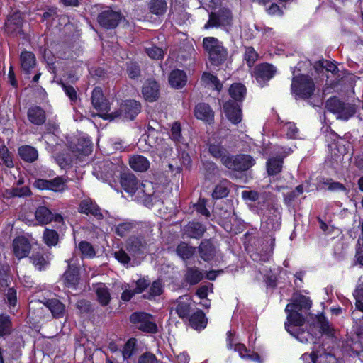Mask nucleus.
Instances as JSON below:
<instances>
[{"mask_svg": "<svg viewBox=\"0 0 363 363\" xmlns=\"http://www.w3.org/2000/svg\"><path fill=\"white\" fill-rule=\"evenodd\" d=\"M123 16L120 11H114L111 8L103 10L97 16L99 25L106 30L116 28L121 21Z\"/></svg>", "mask_w": 363, "mask_h": 363, "instance_id": "obj_11", "label": "nucleus"}, {"mask_svg": "<svg viewBox=\"0 0 363 363\" xmlns=\"http://www.w3.org/2000/svg\"><path fill=\"white\" fill-rule=\"evenodd\" d=\"M259 55L252 46L245 48L244 60L248 67H252L257 60Z\"/></svg>", "mask_w": 363, "mask_h": 363, "instance_id": "obj_58", "label": "nucleus"}, {"mask_svg": "<svg viewBox=\"0 0 363 363\" xmlns=\"http://www.w3.org/2000/svg\"><path fill=\"white\" fill-rule=\"evenodd\" d=\"M202 46L207 53L210 64L215 67L223 65L228 58V52L223 43L215 37H205Z\"/></svg>", "mask_w": 363, "mask_h": 363, "instance_id": "obj_1", "label": "nucleus"}, {"mask_svg": "<svg viewBox=\"0 0 363 363\" xmlns=\"http://www.w3.org/2000/svg\"><path fill=\"white\" fill-rule=\"evenodd\" d=\"M54 318H61L66 313L65 305L57 298H48L43 302Z\"/></svg>", "mask_w": 363, "mask_h": 363, "instance_id": "obj_30", "label": "nucleus"}, {"mask_svg": "<svg viewBox=\"0 0 363 363\" xmlns=\"http://www.w3.org/2000/svg\"><path fill=\"white\" fill-rule=\"evenodd\" d=\"M79 212L87 216L91 215L98 220L104 218L101 208L96 203L91 199L82 200L79 206Z\"/></svg>", "mask_w": 363, "mask_h": 363, "instance_id": "obj_27", "label": "nucleus"}, {"mask_svg": "<svg viewBox=\"0 0 363 363\" xmlns=\"http://www.w3.org/2000/svg\"><path fill=\"white\" fill-rule=\"evenodd\" d=\"M97 297V301L101 306H106L110 303L111 297L109 289L104 283L99 282L94 285Z\"/></svg>", "mask_w": 363, "mask_h": 363, "instance_id": "obj_34", "label": "nucleus"}, {"mask_svg": "<svg viewBox=\"0 0 363 363\" xmlns=\"http://www.w3.org/2000/svg\"><path fill=\"white\" fill-rule=\"evenodd\" d=\"M120 184L121 188L130 195L135 194L140 185L136 176L130 172H121Z\"/></svg>", "mask_w": 363, "mask_h": 363, "instance_id": "obj_23", "label": "nucleus"}, {"mask_svg": "<svg viewBox=\"0 0 363 363\" xmlns=\"http://www.w3.org/2000/svg\"><path fill=\"white\" fill-rule=\"evenodd\" d=\"M91 101L94 109L99 111L97 114L101 118L104 114H110L111 104L109 101L104 97L103 90L99 86H96L92 92Z\"/></svg>", "mask_w": 363, "mask_h": 363, "instance_id": "obj_14", "label": "nucleus"}, {"mask_svg": "<svg viewBox=\"0 0 363 363\" xmlns=\"http://www.w3.org/2000/svg\"><path fill=\"white\" fill-rule=\"evenodd\" d=\"M255 164L254 158L247 154L230 155L225 159L223 166L227 169L238 172H243Z\"/></svg>", "mask_w": 363, "mask_h": 363, "instance_id": "obj_7", "label": "nucleus"}, {"mask_svg": "<svg viewBox=\"0 0 363 363\" xmlns=\"http://www.w3.org/2000/svg\"><path fill=\"white\" fill-rule=\"evenodd\" d=\"M50 253L48 250L38 248L34 250L28 257L30 262L38 271H45L50 266Z\"/></svg>", "mask_w": 363, "mask_h": 363, "instance_id": "obj_16", "label": "nucleus"}, {"mask_svg": "<svg viewBox=\"0 0 363 363\" xmlns=\"http://www.w3.org/2000/svg\"><path fill=\"white\" fill-rule=\"evenodd\" d=\"M59 233L54 229L46 228L43 231V242L49 247L56 246L59 242Z\"/></svg>", "mask_w": 363, "mask_h": 363, "instance_id": "obj_48", "label": "nucleus"}, {"mask_svg": "<svg viewBox=\"0 0 363 363\" xmlns=\"http://www.w3.org/2000/svg\"><path fill=\"white\" fill-rule=\"evenodd\" d=\"M13 252L15 257L21 259L28 257L31 250V244L28 238L21 235L17 236L13 240Z\"/></svg>", "mask_w": 363, "mask_h": 363, "instance_id": "obj_22", "label": "nucleus"}, {"mask_svg": "<svg viewBox=\"0 0 363 363\" xmlns=\"http://www.w3.org/2000/svg\"><path fill=\"white\" fill-rule=\"evenodd\" d=\"M145 240L138 235H130L125 243V250L133 257H139L145 253L146 248Z\"/></svg>", "mask_w": 363, "mask_h": 363, "instance_id": "obj_21", "label": "nucleus"}, {"mask_svg": "<svg viewBox=\"0 0 363 363\" xmlns=\"http://www.w3.org/2000/svg\"><path fill=\"white\" fill-rule=\"evenodd\" d=\"M148 8L151 13L161 16L167 10V3L166 0H150Z\"/></svg>", "mask_w": 363, "mask_h": 363, "instance_id": "obj_45", "label": "nucleus"}, {"mask_svg": "<svg viewBox=\"0 0 363 363\" xmlns=\"http://www.w3.org/2000/svg\"><path fill=\"white\" fill-rule=\"evenodd\" d=\"M0 159L7 168L14 167L13 155L3 142L0 143Z\"/></svg>", "mask_w": 363, "mask_h": 363, "instance_id": "obj_50", "label": "nucleus"}, {"mask_svg": "<svg viewBox=\"0 0 363 363\" xmlns=\"http://www.w3.org/2000/svg\"><path fill=\"white\" fill-rule=\"evenodd\" d=\"M176 253L183 260H187L194 255L195 248L184 242H181L176 248Z\"/></svg>", "mask_w": 363, "mask_h": 363, "instance_id": "obj_49", "label": "nucleus"}, {"mask_svg": "<svg viewBox=\"0 0 363 363\" xmlns=\"http://www.w3.org/2000/svg\"><path fill=\"white\" fill-rule=\"evenodd\" d=\"M11 284L10 267L9 265H3L0 267V286L9 287Z\"/></svg>", "mask_w": 363, "mask_h": 363, "instance_id": "obj_61", "label": "nucleus"}, {"mask_svg": "<svg viewBox=\"0 0 363 363\" xmlns=\"http://www.w3.org/2000/svg\"><path fill=\"white\" fill-rule=\"evenodd\" d=\"M136 194L143 205L149 208L159 203H162L160 192L155 191V185L151 182L145 181L140 184Z\"/></svg>", "mask_w": 363, "mask_h": 363, "instance_id": "obj_5", "label": "nucleus"}, {"mask_svg": "<svg viewBox=\"0 0 363 363\" xmlns=\"http://www.w3.org/2000/svg\"><path fill=\"white\" fill-rule=\"evenodd\" d=\"M316 321L321 335H325L328 337L335 336V330L323 313L316 315Z\"/></svg>", "mask_w": 363, "mask_h": 363, "instance_id": "obj_40", "label": "nucleus"}, {"mask_svg": "<svg viewBox=\"0 0 363 363\" xmlns=\"http://www.w3.org/2000/svg\"><path fill=\"white\" fill-rule=\"evenodd\" d=\"M142 111V104L135 99L123 100L119 108L110 114L101 116L103 120L112 121L118 118L123 120L133 121Z\"/></svg>", "mask_w": 363, "mask_h": 363, "instance_id": "obj_3", "label": "nucleus"}, {"mask_svg": "<svg viewBox=\"0 0 363 363\" xmlns=\"http://www.w3.org/2000/svg\"><path fill=\"white\" fill-rule=\"evenodd\" d=\"M152 318V315L149 313L136 311L131 313L129 320L140 331L155 334L158 332V327L155 322L151 320Z\"/></svg>", "mask_w": 363, "mask_h": 363, "instance_id": "obj_6", "label": "nucleus"}, {"mask_svg": "<svg viewBox=\"0 0 363 363\" xmlns=\"http://www.w3.org/2000/svg\"><path fill=\"white\" fill-rule=\"evenodd\" d=\"M13 330L11 316L6 313H0V337L9 336Z\"/></svg>", "mask_w": 363, "mask_h": 363, "instance_id": "obj_42", "label": "nucleus"}, {"mask_svg": "<svg viewBox=\"0 0 363 363\" xmlns=\"http://www.w3.org/2000/svg\"><path fill=\"white\" fill-rule=\"evenodd\" d=\"M205 179L211 180L219 174V168L213 161L206 160L203 162Z\"/></svg>", "mask_w": 363, "mask_h": 363, "instance_id": "obj_47", "label": "nucleus"}, {"mask_svg": "<svg viewBox=\"0 0 363 363\" xmlns=\"http://www.w3.org/2000/svg\"><path fill=\"white\" fill-rule=\"evenodd\" d=\"M10 343L9 349L12 352V357L18 359L21 356V348L24 347V340L21 335L14 337L13 342Z\"/></svg>", "mask_w": 363, "mask_h": 363, "instance_id": "obj_52", "label": "nucleus"}, {"mask_svg": "<svg viewBox=\"0 0 363 363\" xmlns=\"http://www.w3.org/2000/svg\"><path fill=\"white\" fill-rule=\"evenodd\" d=\"M344 101H341L337 96L330 97L325 102V108L332 113L337 114Z\"/></svg>", "mask_w": 363, "mask_h": 363, "instance_id": "obj_55", "label": "nucleus"}, {"mask_svg": "<svg viewBox=\"0 0 363 363\" xmlns=\"http://www.w3.org/2000/svg\"><path fill=\"white\" fill-rule=\"evenodd\" d=\"M182 125L179 121H174L172 124L169 138L176 145L183 143L184 138L182 134Z\"/></svg>", "mask_w": 363, "mask_h": 363, "instance_id": "obj_53", "label": "nucleus"}, {"mask_svg": "<svg viewBox=\"0 0 363 363\" xmlns=\"http://www.w3.org/2000/svg\"><path fill=\"white\" fill-rule=\"evenodd\" d=\"M353 296L355 299V307L363 313V283L358 284L353 292Z\"/></svg>", "mask_w": 363, "mask_h": 363, "instance_id": "obj_62", "label": "nucleus"}, {"mask_svg": "<svg viewBox=\"0 0 363 363\" xmlns=\"http://www.w3.org/2000/svg\"><path fill=\"white\" fill-rule=\"evenodd\" d=\"M291 89L296 99L306 100L311 98L314 94L315 84L311 77L301 74L293 77Z\"/></svg>", "mask_w": 363, "mask_h": 363, "instance_id": "obj_4", "label": "nucleus"}, {"mask_svg": "<svg viewBox=\"0 0 363 363\" xmlns=\"http://www.w3.org/2000/svg\"><path fill=\"white\" fill-rule=\"evenodd\" d=\"M187 79V75L184 70L176 69L170 72L169 83L172 87L180 89L186 84Z\"/></svg>", "mask_w": 363, "mask_h": 363, "instance_id": "obj_35", "label": "nucleus"}, {"mask_svg": "<svg viewBox=\"0 0 363 363\" xmlns=\"http://www.w3.org/2000/svg\"><path fill=\"white\" fill-rule=\"evenodd\" d=\"M176 313L182 319H187L191 314V304L185 301H179L176 306Z\"/></svg>", "mask_w": 363, "mask_h": 363, "instance_id": "obj_56", "label": "nucleus"}, {"mask_svg": "<svg viewBox=\"0 0 363 363\" xmlns=\"http://www.w3.org/2000/svg\"><path fill=\"white\" fill-rule=\"evenodd\" d=\"M356 106L354 104L344 102V105L341 106L338 112L337 119L347 121L356 113Z\"/></svg>", "mask_w": 363, "mask_h": 363, "instance_id": "obj_51", "label": "nucleus"}, {"mask_svg": "<svg viewBox=\"0 0 363 363\" xmlns=\"http://www.w3.org/2000/svg\"><path fill=\"white\" fill-rule=\"evenodd\" d=\"M233 21L232 11L225 7L220 8L217 11H211L204 25L205 29L230 26Z\"/></svg>", "mask_w": 363, "mask_h": 363, "instance_id": "obj_8", "label": "nucleus"}, {"mask_svg": "<svg viewBox=\"0 0 363 363\" xmlns=\"http://www.w3.org/2000/svg\"><path fill=\"white\" fill-rule=\"evenodd\" d=\"M135 225L133 222H123L116 226L115 233L117 235L123 238L130 233Z\"/></svg>", "mask_w": 363, "mask_h": 363, "instance_id": "obj_63", "label": "nucleus"}, {"mask_svg": "<svg viewBox=\"0 0 363 363\" xmlns=\"http://www.w3.org/2000/svg\"><path fill=\"white\" fill-rule=\"evenodd\" d=\"M312 306V301L308 296L300 294L293 298L291 302L286 306L285 311H294L297 313L306 312Z\"/></svg>", "mask_w": 363, "mask_h": 363, "instance_id": "obj_24", "label": "nucleus"}, {"mask_svg": "<svg viewBox=\"0 0 363 363\" xmlns=\"http://www.w3.org/2000/svg\"><path fill=\"white\" fill-rule=\"evenodd\" d=\"M19 61L21 71L25 75H30L32 70L37 65V60L35 54L26 50L21 51L19 56Z\"/></svg>", "mask_w": 363, "mask_h": 363, "instance_id": "obj_25", "label": "nucleus"}, {"mask_svg": "<svg viewBox=\"0 0 363 363\" xmlns=\"http://www.w3.org/2000/svg\"><path fill=\"white\" fill-rule=\"evenodd\" d=\"M126 73L129 78L136 79L141 75V69L137 62L129 61L126 62Z\"/></svg>", "mask_w": 363, "mask_h": 363, "instance_id": "obj_57", "label": "nucleus"}, {"mask_svg": "<svg viewBox=\"0 0 363 363\" xmlns=\"http://www.w3.org/2000/svg\"><path fill=\"white\" fill-rule=\"evenodd\" d=\"M18 154L20 158L28 163H33L38 158L37 149L29 145H23L18 147Z\"/></svg>", "mask_w": 363, "mask_h": 363, "instance_id": "obj_36", "label": "nucleus"}, {"mask_svg": "<svg viewBox=\"0 0 363 363\" xmlns=\"http://www.w3.org/2000/svg\"><path fill=\"white\" fill-rule=\"evenodd\" d=\"M230 182L227 179H221L214 187L211 196L214 200L225 198L230 193Z\"/></svg>", "mask_w": 363, "mask_h": 363, "instance_id": "obj_39", "label": "nucleus"}, {"mask_svg": "<svg viewBox=\"0 0 363 363\" xmlns=\"http://www.w3.org/2000/svg\"><path fill=\"white\" fill-rule=\"evenodd\" d=\"M142 94L147 102L157 101L160 95V84L154 79H146L142 86Z\"/></svg>", "mask_w": 363, "mask_h": 363, "instance_id": "obj_20", "label": "nucleus"}, {"mask_svg": "<svg viewBox=\"0 0 363 363\" xmlns=\"http://www.w3.org/2000/svg\"><path fill=\"white\" fill-rule=\"evenodd\" d=\"M138 350V340L135 337L129 338L122 349V356L124 360L130 359Z\"/></svg>", "mask_w": 363, "mask_h": 363, "instance_id": "obj_43", "label": "nucleus"}, {"mask_svg": "<svg viewBox=\"0 0 363 363\" xmlns=\"http://www.w3.org/2000/svg\"><path fill=\"white\" fill-rule=\"evenodd\" d=\"M199 257L205 262L213 260L216 256V247L210 239L203 240L198 248Z\"/></svg>", "mask_w": 363, "mask_h": 363, "instance_id": "obj_31", "label": "nucleus"}, {"mask_svg": "<svg viewBox=\"0 0 363 363\" xmlns=\"http://www.w3.org/2000/svg\"><path fill=\"white\" fill-rule=\"evenodd\" d=\"M78 247L82 255L86 258H93L96 255L93 245L88 241H81L79 243Z\"/></svg>", "mask_w": 363, "mask_h": 363, "instance_id": "obj_59", "label": "nucleus"}, {"mask_svg": "<svg viewBox=\"0 0 363 363\" xmlns=\"http://www.w3.org/2000/svg\"><path fill=\"white\" fill-rule=\"evenodd\" d=\"M184 235L190 238L199 240L203 237L206 231L205 225L198 221L189 222L184 228Z\"/></svg>", "mask_w": 363, "mask_h": 363, "instance_id": "obj_29", "label": "nucleus"}, {"mask_svg": "<svg viewBox=\"0 0 363 363\" xmlns=\"http://www.w3.org/2000/svg\"><path fill=\"white\" fill-rule=\"evenodd\" d=\"M241 195H242V198L245 201H250L252 202L257 201L258 206H260L259 207V210L261 211V213H262L263 208H262V206H263V204L265 203V201H266V199L264 196L261 197L260 194L255 190L242 191Z\"/></svg>", "mask_w": 363, "mask_h": 363, "instance_id": "obj_46", "label": "nucleus"}, {"mask_svg": "<svg viewBox=\"0 0 363 363\" xmlns=\"http://www.w3.org/2000/svg\"><path fill=\"white\" fill-rule=\"evenodd\" d=\"M93 144L92 141L89 138L82 137L77 139L75 144L76 151L82 155L87 156L92 152Z\"/></svg>", "mask_w": 363, "mask_h": 363, "instance_id": "obj_44", "label": "nucleus"}, {"mask_svg": "<svg viewBox=\"0 0 363 363\" xmlns=\"http://www.w3.org/2000/svg\"><path fill=\"white\" fill-rule=\"evenodd\" d=\"M23 23L24 20L21 13L19 11H16L7 16L4 26V32L13 38L24 35Z\"/></svg>", "mask_w": 363, "mask_h": 363, "instance_id": "obj_10", "label": "nucleus"}, {"mask_svg": "<svg viewBox=\"0 0 363 363\" xmlns=\"http://www.w3.org/2000/svg\"><path fill=\"white\" fill-rule=\"evenodd\" d=\"M285 312L287 313L286 321L284 323L286 330L303 343H307L313 340L314 337L309 331L301 330L300 329L292 330L293 327L299 328L304 325L306 322L304 315L301 313H297L294 311Z\"/></svg>", "mask_w": 363, "mask_h": 363, "instance_id": "obj_2", "label": "nucleus"}, {"mask_svg": "<svg viewBox=\"0 0 363 363\" xmlns=\"http://www.w3.org/2000/svg\"><path fill=\"white\" fill-rule=\"evenodd\" d=\"M268 215L266 216L263 228L268 231H276L279 230L281 225V216L279 208L274 205H268Z\"/></svg>", "mask_w": 363, "mask_h": 363, "instance_id": "obj_19", "label": "nucleus"}, {"mask_svg": "<svg viewBox=\"0 0 363 363\" xmlns=\"http://www.w3.org/2000/svg\"><path fill=\"white\" fill-rule=\"evenodd\" d=\"M284 157V156L278 155L267 160L266 167L269 176H275L282 171Z\"/></svg>", "mask_w": 363, "mask_h": 363, "instance_id": "obj_38", "label": "nucleus"}, {"mask_svg": "<svg viewBox=\"0 0 363 363\" xmlns=\"http://www.w3.org/2000/svg\"><path fill=\"white\" fill-rule=\"evenodd\" d=\"M228 94L230 97L229 100L235 101L238 104L243 105V101L247 95V88L245 85L240 82L233 83L228 89Z\"/></svg>", "mask_w": 363, "mask_h": 363, "instance_id": "obj_32", "label": "nucleus"}, {"mask_svg": "<svg viewBox=\"0 0 363 363\" xmlns=\"http://www.w3.org/2000/svg\"><path fill=\"white\" fill-rule=\"evenodd\" d=\"M207 146L208 153L213 158L216 160L220 159L222 164L223 165L225 159L230 155L228 150L222 145L221 143L217 141L209 143Z\"/></svg>", "mask_w": 363, "mask_h": 363, "instance_id": "obj_33", "label": "nucleus"}, {"mask_svg": "<svg viewBox=\"0 0 363 363\" xmlns=\"http://www.w3.org/2000/svg\"><path fill=\"white\" fill-rule=\"evenodd\" d=\"M187 320L191 328L198 331L206 328L208 323V318L205 313L201 309H196L189 316Z\"/></svg>", "mask_w": 363, "mask_h": 363, "instance_id": "obj_28", "label": "nucleus"}, {"mask_svg": "<svg viewBox=\"0 0 363 363\" xmlns=\"http://www.w3.org/2000/svg\"><path fill=\"white\" fill-rule=\"evenodd\" d=\"M73 259L67 260V267L62 276V281L65 286L76 289H77L80 279V268L76 263H73Z\"/></svg>", "mask_w": 363, "mask_h": 363, "instance_id": "obj_12", "label": "nucleus"}, {"mask_svg": "<svg viewBox=\"0 0 363 363\" xmlns=\"http://www.w3.org/2000/svg\"><path fill=\"white\" fill-rule=\"evenodd\" d=\"M137 363H159V360L152 352H145L138 357Z\"/></svg>", "mask_w": 363, "mask_h": 363, "instance_id": "obj_64", "label": "nucleus"}, {"mask_svg": "<svg viewBox=\"0 0 363 363\" xmlns=\"http://www.w3.org/2000/svg\"><path fill=\"white\" fill-rule=\"evenodd\" d=\"M315 68L317 69L319 68L325 69L327 72H330L333 74H336L339 71L335 62L324 59L320 60L315 62Z\"/></svg>", "mask_w": 363, "mask_h": 363, "instance_id": "obj_60", "label": "nucleus"}, {"mask_svg": "<svg viewBox=\"0 0 363 363\" xmlns=\"http://www.w3.org/2000/svg\"><path fill=\"white\" fill-rule=\"evenodd\" d=\"M242 104L235 101L227 100L223 104V111L226 118L233 125H238L242 120Z\"/></svg>", "mask_w": 363, "mask_h": 363, "instance_id": "obj_17", "label": "nucleus"}, {"mask_svg": "<svg viewBox=\"0 0 363 363\" xmlns=\"http://www.w3.org/2000/svg\"><path fill=\"white\" fill-rule=\"evenodd\" d=\"M33 187L43 191L49 190L54 192H62L67 186V179L63 177L57 176L52 179H35Z\"/></svg>", "mask_w": 363, "mask_h": 363, "instance_id": "obj_13", "label": "nucleus"}, {"mask_svg": "<svg viewBox=\"0 0 363 363\" xmlns=\"http://www.w3.org/2000/svg\"><path fill=\"white\" fill-rule=\"evenodd\" d=\"M27 118L30 123L40 126L45 123L47 116L45 111L42 107L32 105L28 108Z\"/></svg>", "mask_w": 363, "mask_h": 363, "instance_id": "obj_26", "label": "nucleus"}, {"mask_svg": "<svg viewBox=\"0 0 363 363\" xmlns=\"http://www.w3.org/2000/svg\"><path fill=\"white\" fill-rule=\"evenodd\" d=\"M35 218L38 224L41 225H47L52 221L59 223L64 222L63 216L60 213H54L50 209L44 206H40L36 208Z\"/></svg>", "mask_w": 363, "mask_h": 363, "instance_id": "obj_18", "label": "nucleus"}, {"mask_svg": "<svg viewBox=\"0 0 363 363\" xmlns=\"http://www.w3.org/2000/svg\"><path fill=\"white\" fill-rule=\"evenodd\" d=\"M129 165L135 172H145L150 168V163L145 156L134 155L129 158Z\"/></svg>", "mask_w": 363, "mask_h": 363, "instance_id": "obj_37", "label": "nucleus"}, {"mask_svg": "<svg viewBox=\"0 0 363 363\" xmlns=\"http://www.w3.org/2000/svg\"><path fill=\"white\" fill-rule=\"evenodd\" d=\"M194 116L206 125H213L215 123V111L206 102L201 101L195 105Z\"/></svg>", "mask_w": 363, "mask_h": 363, "instance_id": "obj_15", "label": "nucleus"}, {"mask_svg": "<svg viewBox=\"0 0 363 363\" xmlns=\"http://www.w3.org/2000/svg\"><path fill=\"white\" fill-rule=\"evenodd\" d=\"M277 72V69L274 65L268 62H262L255 65L252 76L261 87H264Z\"/></svg>", "mask_w": 363, "mask_h": 363, "instance_id": "obj_9", "label": "nucleus"}, {"mask_svg": "<svg viewBox=\"0 0 363 363\" xmlns=\"http://www.w3.org/2000/svg\"><path fill=\"white\" fill-rule=\"evenodd\" d=\"M150 286L148 295L143 296L145 298L152 299L154 297L160 296L163 293V285L161 279L155 280Z\"/></svg>", "mask_w": 363, "mask_h": 363, "instance_id": "obj_54", "label": "nucleus"}, {"mask_svg": "<svg viewBox=\"0 0 363 363\" xmlns=\"http://www.w3.org/2000/svg\"><path fill=\"white\" fill-rule=\"evenodd\" d=\"M203 279L202 272L196 267H187L184 274V281L189 285L199 284Z\"/></svg>", "mask_w": 363, "mask_h": 363, "instance_id": "obj_41", "label": "nucleus"}]
</instances>
